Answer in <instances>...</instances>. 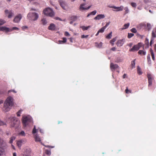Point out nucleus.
Wrapping results in <instances>:
<instances>
[{
	"label": "nucleus",
	"instance_id": "1",
	"mask_svg": "<svg viewBox=\"0 0 156 156\" xmlns=\"http://www.w3.org/2000/svg\"><path fill=\"white\" fill-rule=\"evenodd\" d=\"M6 120L7 122L10 124L11 127L16 129L19 127L20 124V121L14 116H11L9 117H6Z\"/></svg>",
	"mask_w": 156,
	"mask_h": 156
},
{
	"label": "nucleus",
	"instance_id": "2",
	"mask_svg": "<svg viewBox=\"0 0 156 156\" xmlns=\"http://www.w3.org/2000/svg\"><path fill=\"white\" fill-rule=\"evenodd\" d=\"M13 105V98L11 96L8 97L4 102L3 110L7 112L9 111Z\"/></svg>",
	"mask_w": 156,
	"mask_h": 156
},
{
	"label": "nucleus",
	"instance_id": "3",
	"mask_svg": "<svg viewBox=\"0 0 156 156\" xmlns=\"http://www.w3.org/2000/svg\"><path fill=\"white\" fill-rule=\"evenodd\" d=\"M32 121V117L30 115L24 116L22 119V121L23 126H26L30 123Z\"/></svg>",
	"mask_w": 156,
	"mask_h": 156
},
{
	"label": "nucleus",
	"instance_id": "4",
	"mask_svg": "<svg viewBox=\"0 0 156 156\" xmlns=\"http://www.w3.org/2000/svg\"><path fill=\"white\" fill-rule=\"evenodd\" d=\"M39 16L37 13L30 12L27 16V18L30 20L34 21L37 20Z\"/></svg>",
	"mask_w": 156,
	"mask_h": 156
},
{
	"label": "nucleus",
	"instance_id": "5",
	"mask_svg": "<svg viewBox=\"0 0 156 156\" xmlns=\"http://www.w3.org/2000/svg\"><path fill=\"white\" fill-rule=\"evenodd\" d=\"M44 13L46 16L52 17L54 15V12L53 10L50 8H46L44 10Z\"/></svg>",
	"mask_w": 156,
	"mask_h": 156
},
{
	"label": "nucleus",
	"instance_id": "6",
	"mask_svg": "<svg viewBox=\"0 0 156 156\" xmlns=\"http://www.w3.org/2000/svg\"><path fill=\"white\" fill-rule=\"evenodd\" d=\"M31 150L29 148H27L23 154L22 156H31Z\"/></svg>",
	"mask_w": 156,
	"mask_h": 156
},
{
	"label": "nucleus",
	"instance_id": "7",
	"mask_svg": "<svg viewBox=\"0 0 156 156\" xmlns=\"http://www.w3.org/2000/svg\"><path fill=\"white\" fill-rule=\"evenodd\" d=\"M141 46V44L139 43L138 44L134 45L133 47L129 50L130 51H134L138 50Z\"/></svg>",
	"mask_w": 156,
	"mask_h": 156
},
{
	"label": "nucleus",
	"instance_id": "8",
	"mask_svg": "<svg viewBox=\"0 0 156 156\" xmlns=\"http://www.w3.org/2000/svg\"><path fill=\"white\" fill-rule=\"evenodd\" d=\"M59 3L61 6L62 8L65 10H66L67 6V4L66 2L62 0H60L59 1Z\"/></svg>",
	"mask_w": 156,
	"mask_h": 156
},
{
	"label": "nucleus",
	"instance_id": "9",
	"mask_svg": "<svg viewBox=\"0 0 156 156\" xmlns=\"http://www.w3.org/2000/svg\"><path fill=\"white\" fill-rule=\"evenodd\" d=\"M26 140L25 139H22L20 140L17 141L16 144L19 148H20L23 144H24L26 142Z\"/></svg>",
	"mask_w": 156,
	"mask_h": 156
},
{
	"label": "nucleus",
	"instance_id": "10",
	"mask_svg": "<svg viewBox=\"0 0 156 156\" xmlns=\"http://www.w3.org/2000/svg\"><path fill=\"white\" fill-rule=\"evenodd\" d=\"M22 16L21 14H19L16 16L14 19L13 21L15 23H18L20 20L22 18Z\"/></svg>",
	"mask_w": 156,
	"mask_h": 156
},
{
	"label": "nucleus",
	"instance_id": "11",
	"mask_svg": "<svg viewBox=\"0 0 156 156\" xmlns=\"http://www.w3.org/2000/svg\"><path fill=\"white\" fill-rule=\"evenodd\" d=\"M125 41V39L119 40L117 41L116 44L118 46H121L123 44Z\"/></svg>",
	"mask_w": 156,
	"mask_h": 156
},
{
	"label": "nucleus",
	"instance_id": "12",
	"mask_svg": "<svg viewBox=\"0 0 156 156\" xmlns=\"http://www.w3.org/2000/svg\"><path fill=\"white\" fill-rule=\"evenodd\" d=\"M147 77L148 81V86L149 87L152 85V82L153 79L151 75L150 74H147Z\"/></svg>",
	"mask_w": 156,
	"mask_h": 156
},
{
	"label": "nucleus",
	"instance_id": "13",
	"mask_svg": "<svg viewBox=\"0 0 156 156\" xmlns=\"http://www.w3.org/2000/svg\"><path fill=\"white\" fill-rule=\"evenodd\" d=\"M124 7L123 6H121L120 7H116L115 6H114L113 7V9H115L113 10L114 11H119L122 10L123 9Z\"/></svg>",
	"mask_w": 156,
	"mask_h": 156
},
{
	"label": "nucleus",
	"instance_id": "14",
	"mask_svg": "<svg viewBox=\"0 0 156 156\" xmlns=\"http://www.w3.org/2000/svg\"><path fill=\"white\" fill-rule=\"evenodd\" d=\"M105 17L104 14H99L94 18V19L95 20H100V19L104 18Z\"/></svg>",
	"mask_w": 156,
	"mask_h": 156
},
{
	"label": "nucleus",
	"instance_id": "15",
	"mask_svg": "<svg viewBox=\"0 0 156 156\" xmlns=\"http://www.w3.org/2000/svg\"><path fill=\"white\" fill-rule=\"evenodd\" d=\"M55 26L53 23H51L48 27V29L51 30H54L55 29Z\"/></svg>",
	"mask_w": 156,
	"mask_h": 156
},
{
	"label": "nucleus",
	"instance_id": "16",
	"mask_svg": "<svg viewBox=\"0 0 156 156\" xmlns=\"http://www.w3.org/2000/svg\"><path fill=\"white\" fill-rule=\"evenodd\" d=\"M84 5L85 4H83L80 5V10L83 11V10H87L89 9L91 7V6H89L88 7L86 8L83 7Z\"/></svg>",
	"mask_w": 156,
	"mask_h": 156
},
{
	"label": "nucleus",
	"instance_id": "17",
	"mask_svg": "<svg viewBox=\"0 0 156 156\" xmlns=\"http://www.w3.org/2000/svg\"><path fill=\"white\" fill-rule=\"evenodd\" d=\"M119 67L118 65L116 64H114L113 63H111L110 65V67L111 69L113 70L116 69Z\"/></svg>",
	"mask_w": 156,
	"mask_h": 156
},
{
	"label": "nucleus",
	"instance_id": "18",
	"mask_svg": "<svg viewBox=\"0 0 156 156\" xmlns=\"http://www.w3.org/2000/svg\"><path fill=\"white\" fill-rule=\"evenodd\" d=\"M0 30L7 32L9 31V29L8 28L5 27H0Z\"/></svg>",
	"mask_w": 156,
	"mask_h": 156
},
{
	"label": "nucleus",
	"instance_id": "19",
	"mask_svg": "<svg viewBox=\"0 0 156 156\" xmlns=\"http://www.w3.org/2000/svg\"><path fill=\"white\" fill-rule=\"evenodd\" d=\"M5 149L0 147V156H5Z\"/></svg>",
	"mask_w": 156,
	"mask_h": 156
},
{
	"label": "nucleus",
	"instance_id": "20",
	"mask_svg": "<svg viewBox=\"0 0 156 156\" xmlns=\"http://www.w3.org/2000/svg\"><path fill=\"white\" fill-rule=\"evenodd\" d=\"M35 141L36 142H41V140L39 135L37 134L34 135Z\"/></svg>",
	"mask_w": 156,
	"mask_h": 156
},
{
	"label": "nucleus",
	"instance_id": "21",
	"mask_svg": "<svg viewBox=\"0 0 156 156\" xmlns=\"http://www.w3.org/2000/svg\"><path fill=\"white\" fill-rule=\"evenodd\" d=\"M95 46L97 48H101L102 47V43L101 42L99 43H98L97 42L95 43Z\"/></svg>",
	"mask_w": 156,
	"mask_h": 156
},
{
	"label": "nucleus",
	"instance_id": "22",
	"mask_svg": "<svg viewBox=\"0 0 156 156\" xmlns=\"http://www.w3.org/2000/svg\"><path fill=\"white\" fill-rule=\"evenodd\" d=\"M5 142L0 138V145L5 146Z\"/></svg>",
	"mask_w": 156,
	"mask_h": 156
},
{
	"label": "nucleus",
	"instance_id": "23",
	"mask_svg": "<svg viewBox=\"0 0 156 156\" xmlns=\"http://www.w3.org/2000/svg\"><path fill=\"white\" fill-rule=\"evenodd\" d=\"M16 139V137L15 136H12L10 138V140L9 142L10 144H12L14 140Z\"/></svg>",
	"mask_w": 156,
	"mask_h": 156
},
{
	"label": "nucleus",
	"instance_id": "24",
	"mask_svg": "<svg viewBox=\"0 0 156 156\" xmlns=\"http://www.w3.org/2000/svg\"><path fill=\"white\" fill-rule=\"evenodd\" d=\"M42 24L43 25H46L48 23L47 21L45 19L43 18L41 20Z\"/></svg>",
	"mask_w": 156,
	"mask_h": 156
},
{
	"label": "nucleus",
	"instance_id": "25",
	"mask_svg": "<svg viewBox=\"0 0 156 156\" xmlns=\"http://www.w3.org/2000/svg\"><path fill=\"white\" fill-rule=\"evenodd\" d=\"M152 36L153 38L156 37V30H153L152 33Z\"/></svg>",
	"mask_w": 156,
	"mask_h": 156
},
{
	"label": "nucleus",
	"instance_id": "26",
	"mask_svg": "<svg viewBox=\"0 0 156 156\" xmlns=\"http://www.w3.org/2000/svg\"><path fill=\"white\" fill-rule=\"evenodd\" d=\"M18 135L20 136H24L26 134L25 132L23 131H22L18 133Z\"/></svg>",
	"mask_w": 156,
	"mask_h": 156
},
{
	"label": "nucleus",
	"instance_id": "27",
	"mask_svg": "<svg viewBox=\"0 0 156 156\" xmlns=\"http://www.w3.org/2000/svg\"><path fill=\"white\" fill-rule=\"evenodd\" d=\"M139 54L140 55H145L146 54V52L143 50H139L138 52Z\"/></svg>",
	"mask_w": 156,
	"mask_h": 156
},
{
	"label": "nucleus",
	"instance_id": "28",
	"mask_svg": "<svg viewBox=\"0 0 156 156\" xmlns=\"http://www.w3.org/2000/svg\"><path fill=\"white\" fill-rule=\"evenodd\" d=\"M135 59L131 62V66L132 69L135 67Z\"/></svg>",
	"mask_w": 156,
	"mask_h": 156
},
{
	"label": "nucleus",
	"instance_id": "29",
	"mask_svg": "<svg viewBox=\"0 0 156 156\" xmlns=\"http://www.w3.org/2000/svg\"><path fill=\"white\" fill-rule=\"evenodd\" d=\"M129 26V23H128L126 24H125L124 25V27L122 28L123 29H125L128 28Z\"/></svg>",
	"mask_w": 156,
	"mask_h": 156
},
{
	"label": "nucleus",
	"instance_id": "30",
	"mask_svg": "<svg viewBox=\"0 0 156 156\" xmlns=\"http://www.w3.org/2000/svg\"><path fill=\"white\" fill-rule=\"evenodd\" d=\"M112 32H111L108 35H107L106 38L108 39H110L112 36Z\"/></svg>",
	"mask_w": 156,
	"mask_h": 156
},
{
	"label": "nucleus",
	"instance_id": "31",
	"mask_svg": "<svg viewBox=\"0 0 156 156\" xmlns=\"http://www.w3.org/2000/svg\"><path fill=\"white\" fill-rule=\"evenodd\" d=\"M81 27L82 28V29L83 30H88V29L90 27V26H88V27H86L85 26H83Z\"/></svg>",
	"mask_w": 156,
	"mask_h": 156
},
{
	"label": "nucleus",
	"instance_id": "32",
	"mask_svg": "<svg viewBox=\"0 0 156 156\" xmlns=\"http://www.w3.org/2000/svg\"><path fill=\"white\" fill-rule=\"evenodd\" d=\"M116 37L113 38L112 40H111L110 41V43L112 44V46L114 44V42L116 41Z\"/></svg>",
	"mask_w": 156,
	"mask_h": 156
},
{
	"label": "nucleus",
	"instance_id": "33",
	"mask_svg": "<svg viewBox=\"0 0 156 156\" xmlns=\"http://www.w3.org/2000/svg\"><path fill=\"white\" fill-rule=\"evenodd\" d=\"M4 125L6 126V122H4L0 119V126Z\"/></svg>",
	"mask_w": 156,
	"mask_h": 156
},
{
	"label": "nucleus",
	"instance_id": "34",
	"mask_svg": "<svg viewBox=\"0 0 156 156\" xmlns=\"http://www.w3.org/2000/svg\"><path fill=\"white\" fill-rule=\"evenodd\" d=\"M137 73L139 75H141L142 74V72L140 71V68L139 67V66H138L137 67Z\"/></svg>",
	"mask_w": 156,
	"mask_h": 156
},
{
	"label": "nucleus",
	"instance_id": "35",
	"mask_svg": "<svg viewBox=\"0 0 156 156\" xmlns=\"http://www.w3.org/2000/svg\"><path fill=\"white\" fill-rule=\"evenodd\" d=\"M37 130H38V129H36V126H34V128L33 131H32L33 133L34 134V133H36L37 132Z\"/></svg>",
	"mask_w": 156,
	"mask_h": 156
},
{
	"label": "nucleus",
	"instance_id": "36",
	"mask_svg": "<svg viewBox=\"0 0 156 156\" xmlns=\"http://www.w3.org/2000/svg\"><path fill=\"white\" fill-rule=\"evenodd\" d=\"M5 23V21L2 19H0V26L2 25Z\"/></svg>",
	"mask_w": 156,
	"mask_h": 156
},
{
	"label": "nucleus",
	"instance_id": "37",
	"mask_svg": "<svg viewBox=\"0 0 156 156\" xmlns=\"http://www.w3.org/2000/svg\"><path fill=\"white\" fill-rule=\"evenodd\" d=\"M105 29L104 27H103L101 28L100 30H99L98 31V32H99V33H103L104 32Z\"/></svg>",
	"mask_w": 156,
	"mask_h": 156
},
{
	"label": "nucleus",
	"instance_id": "38",
	"mask_svg": "<svg viewBox=\"0 0 156 156\" xmlns=\"http://www.w3.org/2000/svg\"><path fill=\"white\" fill-rule=\"evenodd\" d=\"M134 34L133 33H128V37L129 38H130L134 36Z\"/></svg>",
	"mask_w": 156,
	"mask_h": 156
},
{
	"label": "nucleus",
	"instance_id": "39",
	"mask_svg": "<svg viewBox=\"0 0 156 156\" xmlns=\"http://www.w3.org/2000/svg\"><path fill=\"white\" fill-rule=\"evenodd\" d=\"M13 13L11 11H10V12H9L8 14V17L9 18H11L12 16Z\"/></svg>",
	"mask_w": 156,
	"mask_h": 156
},
{
	"label": "nucleus",
	"instance_id": "40",
	"mask_svg": "<svg viewBox=\"0 0 156 156\" xmlns=\"http://www.w3.org/2000/svg\"><path fill=\"white\" fill-rule=\"evenodd\" d=\"M131 31L133 33H136L137 32L136 29L135 28H133L131 30Z\"/></svg>",
	"mask_w": 156,
	"mask_h": 156
},
{
	"label": "nucleus",
	"instance_id": "41",
	"mask_svg": "<svg viewBox=\"0 0 156 156\" xmlns=\"http://www.w3.org/2000/svg\"><path fill=\"white\" fill-rule=\"evenodd\" d=\"M131 5L133 7H136V4L135 2H132L131 3Z\"/></svg>",
	"mask_w": 156,
	"mask_h": 156
},
{
	"label": "nucleus",
	"instance_id": "42",
	"mask_svg": "<svg viewBox=\"0 0 156 156\" xmlns=\"http://www.w3.org/2000/svg\"><path fill=\"white\" fill-rule=\"evenodd\" d=\"M97 13V11L96 10H95L91 12H90V14L91 15H95Z\"/></svg>",
	"mask_w": 156,
	"mask_h": 156
},
{
	"label": "nucleus",
	"instance_id": "43",
	"mask_svg": "<svg viewBox=\"0 0 156 156\" xmlns=\"http://www.w3.org/2000/svg\"><path fill=\"white\" fill-rule=\"evenodd\" d=\"M46 154L48 155H50L51 154V151L49 150H46Z\"/></svg>",
	"mask_w": 156,
	"mask_h": 156
},
{
	"label": "nucleus",
	"instance_id": "44",
	"mask_svg": "<svg viewBox=\"0 0 156 156\" xmlns=\"http://www.w3.org/2000/svg\"><path fill=\"white\" fill-rule=\"evenodd\" d=\"M151 57L150 54L148 55L147 56V59L148 62L151 61Z\"/></svg>",
	"mask_w": 156,
	"mask_h": 156
},
{
	"label": "nucleus",
	"instance_id": "45",
	"mask_svg": "<svg viewBox=\"0 0 156 156\" xmlns=\"http://www.w3.org/2000/svg\"><path fill=\"white\" fill-rule=\"evenodd\" d=\"M124 9L125 10L126 12V13H128L129 12V10L128 7H125V8H124Z\"/></svg>",
	"mask_w": 156,
	"mask_h": 156
},
{
	"label": "nucleus",
	"instance_id": "46",
	"mask_svg": "<svg viewBox=\"0 0 156 156\" xmlns=\"http://www.w3.org/2000/svg\"><path fill=\"white\" fill-rule=\"evenodd\" d=\"M88 36V35H81V38H87Z\"/></svg>",
	"mask_w": 156,
	"mask_h": 156
},
{
	"label": "nucleus",
	"instance_id": "47",
	"mask_svg": "<svg viewBox=\"0 0 156 156\" xmlns=\"http://www.w3.org/2000/svg\"><path fill=\"white\" fill-rule=\"evenodd\" d=\"M147 26L148 27L149 29V30H150V29L151 28V24L149 23H147Z\"/></svg>",
	"mask_w": 156,
	"mask_h": 156
},
{
	"label": "nucleus",
	"instance_id": "48",
	"mask_svg": "<svg viewBox=\"0 0 156 156\" xmlns=\"http://www.w3.org/2000/svg\"><path fill=\"white\" fill-rule=\"evenodd\" d=\"M65 34L67 36H69L70 35L69 34L67 31L65 32Z\"/></svg>",
	"mask_w": 156,
	"mask_h": 156
},
{
	"label": "nucleus",
	"instance_id": "49",
	"mask_svg": "<svg viewBox=\"0 0 156 156\" xmlns=\"http://www.w3.org/2000/svg\"><path fill=\"white\" fill-rule=\"evenodd\" d=\"M110 23V22H108L106 23L105 26L104 27H103L105 29L109 25Z\"/></svg>",
	"mask_w": 156,
	"mask_h": 156
},
{
	"label": "nucleus",
	"instance_id": "50",
	"mask_svg": "<svg viewBox=\"0 0 156 156\" xmlns=\"http://www.w3.org/2000/svg\"><path fill=\"white\" fill-rule=\"evenodd\" d=\"M151 56L152 59L153 60H155V57H154V53H152V54H151Z\"/></svg>",
	"mask_w": 156,
	"mask_h": 156
},
{
	"label": "nucleus",
	"instance_id": "51",
	"mask_svg": "<svg viewBox=\"0 0 156 156\" xmlns=\"http://www.w3.org/2000/svg\"><path fill=\"white\" fill-rule=\"evenodd\" d=\"M63 40L62 41H63V43H65L66 42V40H67L66 38V37H63Z\"/></svg>",
	"mask_w": 156,
	"mask_h": 156
},
{
	"label": "nucleus",
	"instance_id": "52",
	"mask_svg": "<svg viewBox=\"0 0 156 156\" xmlns=\"http://www.w3.org/2000/svg\"><path fill=\"white\" fill-rule=\"evenodd\" d=\"M72 19L73 20V21H75L77 19V17L75 16H73L72 17Z\"/></svg>",
	"mask_w": 156,
	"mask_h": 156
},
{
	"label": "nucleus",
	"instance_id": "53",
	"mask_svg": "<svg viewBox=\"0 0 156 156\" xmlns=\"http://www.w3.org/2000/svg\"><path fill=\"white\" fill-rule=\"evenodd\" d=\"M5 13L6 14H9V12H10V11H9L8 10H5Z\"/></svg>",
	"mask_w": 156,
	"mask_h": 156
},
{
	"label": "nucleus",
	"instance_id": "54",
	"mask_svg": "<svg viewBox=\"0 0 156 156\" xmlns=\"http://www.w3.org/2000/svg\"><path fill=\"white\" fill-rule=\"evenodd\" d=\"M154 40V39H153L152 38L150 42V46H151V44H152L153 41Z\"/></svg>",
	"mask_w": 156,
	"mask_h": 156
},
{
	"label": "nucleus",
	"instance_id": "55",
	"mask_svg": "<svg viewBox=\"0 0 156 156\" xmlns=\"http://www.w3.org/2000/svg\"><path fill=\"white\" fill-rule=\"evenodd\" d=\"M150 52H151V54H152V53H154V52H153V50H152V49L151 48L150 49Z\"/></svg>",
	"mask_w": 156,
	"mask_h": 156
},
{
	"label": "nucleus",
	"instance_id": "56",
	"mask_svg": "<svg viewBox=\"0 0 156 156\" xmlns=\"http://www.w3.org/2000/svg\"><path fill=\"white\" fill-rule=\"evenodd\" d=\"M114 6H111L110 5H108V7H109V8H113V7H114Z\"/></svg>",
	"mask_w": 156,
	"mask_h": 156
},
{
	"label": "nucleus",
	"instance_id": "57",
	"mask_svg": "<svg viewBox=\"0 0 156 156\" xmlns=\"http://www.w3.org/2000/svg\"><path fill=\"white\" fill-rule=\"evenodd\" d=\"M129 91V90L128 89V88H127L125 90L126 93H128Z\"/></svg>",
	"mask_w": 156,
	"mask_h": 156
},
{
	"label": "nucleus",
	"instance_id": "58",
	"mask_svg": "<svg viewBox=\"0 0 156 156\" xmlns=\"http://www.w3.org/2000/svg\"><path fill=\"white\" fill-rule=\"evenodd\" d=\"M13 30H18V28L16 27H14L12 28Z\"/></svg>",
	"mask_w": 156,
	"mask_h": 156
},
{
	"label": "nucleus",
	"instance_id": "59",
	"mask_svg": "<svg viewBox=\"0 0 156 156\" xmlns=\"http://www.w3.org/2000/svg\"><path fill=\"white\" fill-rule=\"evenodd\" d=\"M132 45H133L132 43H131L128 44V46L129 47H131L132 46Z\"/></svg>",
	"mask_w": 156,
	"mask_h": 156
},
{
	"label": "nucleus",
	"instance_id": "60",
	"mask_svg": "<svg viewBox=\"0 0 156 156\" xmlns=\"http://www.w3.org/2000/svg\"><path fill=\"white\" fill-rule=\"evenodd\" d=\"M20 113H19L18 112H17V115L18 116H20Z\"/></svg>",
	"mask_w": 156,
	"mask_h": 156
},
{
	"label": "nucleus",
	"instance_id": "61",
	"mask_svg": "<svg viewBox=\"0 0 156 156\" xmlns=\"http://www.w3.org/2000/svg\"><path fill=\"white\" fill-rule=\"evenodd\" d=\"M116 48L115 47H113L111 48V50L113 51H115V50Z\"/></svg>",
	"mask_w": 156,
	"mask_h": 156
},
{
	"label": "nucleus",
	"instance_id": "62",
	"mask_svg": "<svg viewBox=\"0 0 156 156\" xmlns=\"http://www.w3.org/2000/svg\"><path fill=\"white\" fill-rule=\"evenodd\" d=\"M126 74H124L123 76V78H125L126 77Z\"/></svg>",
	"mask_w": 156,
	"mask_h": 156
},
{
	"label": "nucleus",
	"instance_id": "63",
	"mask_svg": "<svg viewBox=\"0 0 156 156\" xmlns=\"http://www.w3.org/2000/svg\"><path fill=\"white\" fill-rule=\"evenodd\" d=\"M11 147H12V148L13 149H14V150L15 149V147H14V146L12 144V145H11Z\"/></svg>",
	"mask_w": 156,
	"mask_h": 156
},
{
	"label": "nucleus",
	"instance_id": "64",
	"mask_svg": "<svg viewBox=\"0 0 156 156\" xmlns=\"http://www.w3.org/2000/svg\"><path fill=\"white\" fill-rule=\"evenodd\" d=\"M137 9L140 10L142 9V7L141 6H139L137 7Z\"/></svg>",
	"mask_w": 156,
	"mask_h": 156
}]
</instances>
